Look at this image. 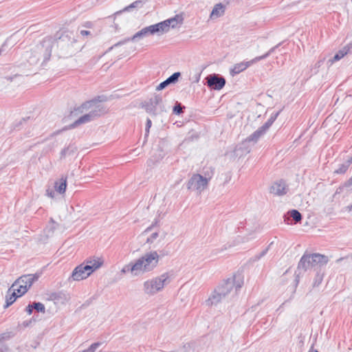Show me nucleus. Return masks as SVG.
Returning a JSON list of instances; mask_svg holds the SVG:
<instances>
[{"label":"nucleus","mask_w":352,"mask_h":352,"mask_svg":"<svg viewBox=\"0 0 352 352\" xmlns=\"http://www.w3.org/2000/svg\"><path fill=\"white\" fill-rule=\"evenodd\" d=\"M183 20L184 19L181 15L177 14L173 18L166 19L154 25L145 27L136 32L131 38H129L114 44L113 46L109 48L107 52H109L113 48L123 45L129 41H135L142 38L147 37L150 35H162L164 33L167 32L170 27L174 28L178 24H182L183 23Z\"/></svg>","instance_id":"nucleus-1"},{"label":"nucleus","mask_w":352,"mask_h":352,"mask_svg":"<svg viewBox=\"0 0 352 352\" xmlns=\"http://www.w3.org/2000/svg\"><path fill=\"white\" fill-rule=\"evenodd\" d=\"M106 100V97L104 96H99L97 98L89 101L83 102L76 110L79 113H83L84 111L90 110L89 113L80 117L72 124V127H76L78 125L89 122L94 120L97 118L105 113V108L98 104V102H104Z\"/></svg>","instance_id":"nucleus-2"},{"label":"nucleus","mask_w":352,"mask_h":352,"mask_svg":"<svg viewBox=\"0 0 352 352\" xmlns=\"http://www.w3.org/2000/svg\"><path fill=\"white\" fill-rule=\"evenodd\" d=\"M52 41L51 39H44L39 44L34 47L28 57V61L30 64H36L39 60H43V62L47 61L52 54Z\"/></svg>","instance_id":"nucleus-3"},{"label":"nucleus","mask_w":352,"mask_h":352,"mask_svg":"<svg viewBox=\"0 0 352 352\" xmlns=\"http://www.w3.org/2000/svg\"><path fill=\"white\" fill-rule=\"evenodd\" d=\"M329 261V258L327 256L315 253L311 254H305L300 258L298 264V271L299 273L296 275V282L298 285L299 282V276L300 274V270L303 272L307 271L308 269L312 268L316 265H326Z\"/></svg>","instance_id":"nucleus-4"},{"label":"nucleus","mask_w":352,"mask_h":352,"mask_svg":"<svg viewBox=\"0 0 352 352\" xmlns=\"http://www.w3.org/2000/svg\"><path fill=\"white\" fill-rule=\"evenodd\" d=\"M160 255L157 251L146 252L138 258L133 265L132 270H139L141 272L152 271L158 264Z\"/></svg>","instance_id":"nucleus-5"},{"label":"nucleus","mask_w":352,"mask_h":352,"mask_svg":"<svg viewBox=\"0 0 352 352\" xmlns=\"http://www.w3.org/2000/svg\"><path fill=\"white\" fill-rule=\"evenodd\" d=\"M171 274L166 272L162 275L148 280L144 283V291L146 294L153 295L161 291L164 287L170 282Z\"/></svg>","instance_id":"nucleus-6"},{"label":"nucleus","mask_w":352,"mask_h":352,"mask_svg":"<svg viewBox=\"0 0 352 352\" xmlns=\"http://www.w3.org/2000/svg\"><path fill=\"white\" fill-rule=\"evenodd\" d=\"M38 276L36 274H25L20 276L16 279L9 289L10 292L12 289L16 291L19 296L25 294L29 288L31 287L33 283L37 280Z\"/></svg>","instance_id":"nucleus-7"},{"label":"nucleus","mask_w":352,"mask_h":352,"mask_svg":"<svg viewBox=\"0 0 352 352\" xmlns=\"http://www.w3.org/2000/svg\"><path fill=\"white\" fill-rule=\"evenodd\" d=\"M76 40L72 32H63L57 41V45L64 51L65 55L72 56L77 49L74 48Z\"/></svg>","instance_id":"nucleus-8"},{"label":"nucleus","mask_w":352,"mask_h":352,"mask_svg":"<svg viewBox=\"0 0 352 352\" xmlns=\"http://www.w3.org/2000/svg\"><path fill=\"white\" fill-rule=\"evenodd\" d=\"M236 276H234L232 278H228V280H224L217 287V291L224 293L226 298L230 296L235 295L243 284V282L240 280H238L237 283H236Z\"/></svg>","instance_id":"nucleus-9"},{"label":"nucleus","mask_w":352,"mask_h":352,"mask_svg":"<svg viewBox=\"0 0 352 352\" xmlns=\"http://www.w3.org/2000/svg\"><path fill=\"white\" fill-rule=\"evenodd\" d=\"M143 107L147 113L157 115L160 112L164 111V107L162 104V96L161 95H155L148 101L143 104Z\"/></svg>","instance_id":"nucleus-10"},{"label":"nucleus","mask_w":352,"mask_h":352,"mask_svg":"<svg viewBox=\"0 0 352 352\" xmlns=\"http://www.w3.org/2000/svg\"><path fill=\"white\" fill-rule=\"evenodd\" d=\"M210 179V175H209V178H207L204 177L201 175L195 174L188 180L187 188L201 192L207 188Z\"/></svg>","instance_id":"nucleus-11"},{"label":"nucleus","mask_w":352,"mask_h":352,"mask_svg":"<svg viewBox=\"0 0 352 352\" xmlns=\"http://www.w3.org/2000/svg\"><path fill=\"white\" fill-rule=\"evenodd\" d=\"M205 79L207 86L211 89L221 90L226 85V79L219 74H210Z\"/></svg>","instance_id":"nucleus-12"},{"label":"nucleus","mask_w":352,"mask_h":352,"mask_svg":"<svg viewBox=\"0 0 352 352\" xmlns=\"http://www.w3.org/2000/svg\"><path fill=\"white\" fill-rule=\"evenodd\" d=\"M90 269V267L85 266V263L80 264L73 270L71 278L77 281L85 279L91 275Z\"/></svg>","instance_id":"nucleus-13"},{"label":"nucleus","mask_w":352,"mask_h":352,"mask_svg":"<svg viewBox=\"0 0 352 352\" xmlns=\"http://www.w3.org/2000/svg\"><path fill=\"white\" fill-rule=\"evenodd\" d=\"M226 298L225 294L218 292L216 287L209 298L206 300V304L209 307L216 305Z\"/></svg>","instance_id":"nucleus-14"},{"label":"nucleus","mask_w":352,"mask_h":352,"mask_svg":"<svg viewBox=\"0 0 352 352\" xmlns=\"http://www.w3.org/2000/svg\"><path fill=\"white\" fill-rule=\"evenodd\" d=\"M287 188L283 180H279L274 183L271 186L270 192L276 195L281 196L287 193Z\"/></svg>","instance_id":"nucleus-15"},{"label":"nucleus","mask_w":352,"mask_h":352,"mask_svg":"<svg viewBox=\"0 0 352 352\" xmlns=\"http://www.w3.org/2000/svg\"><path fill=\"white\" fill-rule=\"evenodd\" d=\"M180 76H181L180 72H175L170 76H169L167 79H166L164 81L160 83V85L156 87V90L157 91L162 90L164 88H166L168 85L176 83L178 81Z\"/></svg>","instance_id":"nucleus-16"},{"label":"nucleus","mask_w":352,"mask_h":352,"mask_svg":"<svg viewBox=\"0 0 352 352\" xmlns=\"http://www.w3.org/2000/svg\"><path fill=\"white\" fill-rule=\"evenodd\" d=\"M257 63V61H253V59H252L250 61L248 62H241L237 64H235L230 69V74L232 76H234L236 74H239L241 72L246 69L248 67H250L251 65Z\"/></svg>","instance_id":"nucleus-17"},{"label":"nucleus","mask_w":352,"mask_h":352,"mask_svg":"<svg viewBox=\"0 0 352 352\" xmlns=\"http://www.w3.org/2000/svg\"><path fill=\"white\" fill-rule=\"evenodd\" d=\"M103 261L99 258H89L86 260V263L85 264V266L90 267V270H89V272H94L98 268H100L102 265Z\"/></svg>","instance_id":"nucleus-18"},{"label":"nucleus","mask_w":352,"mask_h":352,"mask_svg":"<svg viewBox=\"0 0 352 352\" xmlns=\"http://www.w3.org/2000/svg\"><path fill=\"white\" fill-rule=\"evenodd\" d=\"M265 133L266 131L262 126H261L252 134L248 136L243 142V144L251 142L253 143H256L261 137L263 136Z\"/></svg>","instance_id":"nucleus-19"},{"label":"nucleus","mask_w":352,"mask_h":352,"mask_svg":"<svg viewBox=\"0 0 352 352\" xmlns=\"http://www.w3.org/2000/svg\"><path fill=\"white\" fill-rule=\"evenodd\" d=\"M225 12V7L222 3H217L213 8L210 18L211 19H217L222 16Z\"/></svg>","instance_id":"nucleus-20"},{"label":"nucleus","mask_w":352,"mask_h":352,"mask_svg":"<svg viewBox=\"0 0 352 352\" xmlns=\"http://www.w3.org/2000/svg\"><path fill=\"white\" fill-rule=\"evenodd\" d=\"M67 187V177L62 176L61 178L55 182L54 188L60 194L65 193Z\"/></svg>","instance_id":"nucleus-21"},{"label":"nucleus","mask_w":352,"mask_h":352,"mask_svg":"<svg viewBox=\"0 0 352 352\" xmlns=\"http://www.w3.org/2000/svg\"><path fill=\"white\" fill-rule=\"evenodd\" d=\"M12 336L13 335L11 332H6L0 334V352H7L8 351V347L5 344V342L10 340Z\"/></svg>","instance_id":"nucleus-22"},{"label":"nucleus","mask_w":352,"mask_h":352,"mask_svg":"<svg viewBox=\"0 0 352 352\" xmlns=\"http://www.w3.org/2000/svg\"><path fill=\"white\" fill-rule=\"evenodd\" d=\"M289 218H292L295 223H298L302 219V214L299 211L294 209L289 210L287 215L285 216V221L289 223L288 221L289 220Z\"/></svg>","instance_id":"nucleus-23"},{"label":"nucleus","mask_w":352,"mask_h":352,"mask_svg":"<svg viewBox=\"0 0 352 352\" xmlns=\"http://www.w3.org/2000/svg\"><path fill=\"white\" fill-rule=\"evenodd\" d=\"M145 1L144 0H137L134 2H133L131 4H130L129 6L125 7L124 9H122V10H120V11H118L115 13V14H121L122 12H130L131 11L133 8H142L144 3Z\"/></svg>","instance_id":"nucleus-24"},{"label":"nucleus","mask_w":352,"mask_h":352,"mask_svg":"<svg viewBox=\"0 0 352 352\" xmlns=\"http://www.w3.org/2000/svg\"><path fill=\"white\" fill-rule=\"evenodd\" d=\"M77 151V148L74 145H69L63 149L60 153V159L65 158L67 155H73Z\"/></svg>","instance_id":"nucleus-25"},{"label":"nucleus","mask_w":352,"mask_h":352,"mask_svg":"<svg viewBox=\"0 0 352 352\" xmlns=\"http://www.w3.org/2000/svg\"><path fill=\"white\" fill-rule=\"evenodd\" d=\"M19 294L16 295V291H13V292L10 295H6V305L4 306L5 308H8L10 306L17 298L19 297Z\"/></svg>","instance_id":"nucleus-26"},{"label":"nucleus","mask_w":352,"mask_h":352,"mask_svg":"<svg viewBox=\"0 0 352 352\" xmlns=\"http://www.w3.org/2000/svg\"><path fill=\"white\" fill-rule=\"evenodd\" d=\"M280 45H281V43H279L276 45H275L273 47H272L271 49H270V50L267 53H265V54H263L262 56H256L254 58H253V61H257L258 62L259 60H263V59L267 58L270 54L274 53L276 51V50L279 46H280Z\"/></svg>","instance_id":"nucleus-27"},{"label":"nucleus","mask_w":352,"mask_h":352,"mask_svg":"<svg viewBox=\"0 0 352 352\" xmlns=\"http://www.w3.org/2000/svg\"><path fill=\"white\" fill-rule=\"evenodd\" d=\"M279 113H280V111L275 113L272 114V116L268 119V120L264 124H263L261 126L267 131L269 129V128L272 126V124L274 123V122L276 120V119L278 116Z\"/></svg>","instance_id":"nucleus-28"},{"label":"nucleus","mask_w":352,"mask_h":352,"mask_svg":"<svg viewBox=\"0 0 352 352\" xmlns=\"http://www.w3.org/2000/svg\"><path fill=\"white\" fill-rule=\"evenodd\" d=\"M350 166V162H345L344 164L340 165L339 168L336 169L334 173L336 174H343L346 173Z\"/></svg>","instance_id":"nucleus-29"},{"label":"nucleus","mask_w":352,"mask_h":352,"mask_svg":"<svg viewBox=\"0 0 352 352\" xmlns=\"http://www.w3.org/2000/svg\"><path fill=\"white\" fill-rule=\"evenodd\" d=\"M34 309H35L37 312H41L44 314L45 312V307L44 305L40 302H34L32 304Z\"/></svg>","instance_id":"nucleus-30"},{"label":"nucleus","mask_w":352,"mask_h":352,"mask_svg":"<svg viewBox=\"0 0 352 352\" xmlns=\"http://www.w3.org/2000/svg\"><path fill=\"white\" fill-rule=\"evenodd\" d=\"M185 109L184 106H182L181 103L177 102L173 107V113L179 115L183 113V110Z\"/></svg>","instance_id":"nucleus-31"},{"label":"nucleus","mask_w":352,"mask_h":352,"mask_svg":"<svg viewBox=\"0 0 352 352\" xmlns=\"http://www.w3.org/2000/svg\"><path fill=\"white\" fill-rule=\"evenodd\" d=\"M133 264H129L127 265H125L122 270V273H126L127 272H131V273H133L134 275H138L140 274V272L139 270H132L131 268L133 267Z\"/></svg>","instance_id":"nucleus-32"},{"label":"nucleus","mask_w":352,"mask_h":352,"mask_svg":"<svg viewBox=\"0 0 352 352\" xmlns=\"http://www.w3.org/2000/svg\"><path fill=\"white\" fill-rule=\"evenodd\" d=\"M347 54V51L346 50H340L338 53H336L335 54V56H333V60L332 61L334 62V61H338L339 60H340L342 58H343L346 54Z\"/></svg>","instance_id":"nucleus-33"},{"label":"nucleus","mask_w":352,"mask_h":352,"mask_svg":"<svg viewBox=\"0 0 352 352\" xmlns=\"http://www.w3.org/2000/svg\"><path fill=\"white\" fill-rule=\"evenodd\" d=\"M322 281V276L321 274H320L319 273H318L316 275V277L314 278V283H313V286L314 287H318V285H320Z\"/></svg>","instance_id":"nucleus-34"},{"label":"nucleus","mask_w":352,"mask_h":352,"mask_svg":"<svg viewBox=\"0 0 352 352\" xmlns=\"http://www.w3.org/2000/svg\"><path fill=\"white\" fill-rule=\"evenodd\" d=\"M100 344V342L93 343L87 349L84 350L82 352H95Z\"/></svg>","instance_id":"nucleus-35"},{"label":"nucleus","mask_w":352,"mask_h":352,"mask_svg":"<svg viewBox=\"0 0 352 352\" xmlns=\"http://www.w3.org/2000/svg\"><path fill=\"white\" fill-rule=\"evenodd\" d=\"M272 244V243H270V245L267 248H265L264 250H263L260 254H258L256 255V256H254V261H258V260H259L261 258H262L263 256H264L267 254V251H268V250H269V248H270V246Z\"/></svg>","instance_id":"nucleus-36"},{"label":"nucleus","mask_w":352,"mask_h":352,"mask_svg":"<svg viewBox=\"0 0 352 352\" xmlns=\"http://www.w3.org/2000/svg\"><path fill=\"white\" fill-rule=\"evenodd\" d=\"M159 234L157 232H153L146 240L148 243H153L154 241L158 237Z\"/></svg>","instance_id":"nucleus-37"},{"label":"nucleus","mask_w":352,"mask_h":352,"mask_svg":"<svg viewBox=\"0 0 352 352\" xmlns=\"http://www.w3.org/2000/svg\"><path fill=\"white\" fill-rule=\"evenodd\" d=\"M151 124H152L151 120L149 118H148L146 120V123L145 136H147L148 135L149 129L151 127Z\"/></svg>","instance_id":"nucleus-38"},{"label":"nucleus","mask_w":352,"mask_h":352,"mask_svg":"<svg viewBox=\"0 0 352 352\" xmlns=\"http://www.w3.org/2000/svg\"><path fill=\"white\" fill-rule=\"evenodd\" d=\"M159 222H160V221L158 219H155L154 222L145 230L144 232H150L153 229V227L158 226Z\"/></svg>","instance_id":"nucleus-39"},{"label":"nucleus","mask_w":352,"mask_h":352,"mask_svg":"<svg viewBox=\"0 0 352 352\" xmlns=\"http://www.w3.org/2000/svg\"><path fill=\"white\" fill-rule=\"evenodd\" d=\"M33 309H34L33 305H30V304L25 308V311H27V313L29 315L32 314Z\"/></svg>","instance_id":"nucleus-40"},{"label":"nucleus","mask_w":352,"mask_h":352,"mask_svg":"<svg viewBox=\"0 0 352 352\" xmlns=\"http://www.w3.org/2000/svg\"><path fill=\"white\" fill-rule=\"evenodd\" d=\"M344 186L346 187L352 188V177L347 182H346Z\"/></svg>","instance_id":"nucleus-41"},{"label":"nucleus","mask_w":352,"mask_h":352,"mask_svg":"<svg viewBox=\"0 0 352 352\" xmlns=\"http://www.w3.org/2000/svg\"><path fill=\"white\" fill-rule=\"evenodd\" d=\"M204 175H205V177H207V178H209V175H210V178L212 177V175H213V170L211 169L210 173L207 170V171H205L204 172Z\"/></svg>","instance_id":"nucleus-42"},{"label":"nucleus","mask_w":352,"mask_h":352,"mask_svg":"<svg viewBox=\"0 0 352 352\" xmlns=\"http://www.w3.org/2000/svg\"><path fill=\"white\" fill-rule=\"evenodd\" d=\"M80 33L83 36L91 35V32L88 30H81Z\"/></svg>","instance_id":"nucleus-43"},{"label":"nucleus","mask_w":352,"mask_h":352,"mask_svg":"<svg viewBox=\"0 0 352 352\" xmlns=\"http://www.w3.org/2000/svg\"><path fill=\"white\" fill-rule=\"evenodd\" d=\"M46 195L50 197H52V198L54 197V192L49 189L46 190Z\"/></svg>","instance_id":"nucleus-44"},{"label":"nucleus","mask_w":352,"mask_h":352,"mask_svg":"<svg viewBox=\"0 0 352 352\" xmlns=\"http://www.w3.org/2000/svg\"><path fill=\"white\" fill-rule=\"evenodd\" d=\"M168 252H166L164 250H161V251H160L159 255L160 257V256H164L168 255Z\"/></svg>","instance_id":"nucleus-45"},{"label":"nucleus","mask_w":352,"mask_h":352,"mask_svg":"<svg viewBox=\"0 0 352 352\" xmlns=\"http://www.w3.org/2000/svg\"><path fill=\"white\" fill-rule=\"evenodd\" d=\"M230 179H231V176H230V175H228L226 176V180H225V182H224V184H226V183L228 182Z\"/></svg>","instance_id":"nucleus-46"},{"label":"nucleus","mask_w":352,"mask_h":352,"mask_svg":"<svg viewBox=\"0 0 352 352\" xmlns=\"http://www.w3.org/2000/svg\"><path fill=\"white\" fill-rule=\"evenodd\" d=\"M30 323H31V320H30V321H25V322H23V325H24V327H28Z\"/></svg>","instance_id":"nucleus-47"},{"label":"nucleus","mask_w":352,"mask_h":352,"mask_svg":"<svg viewBox=\"0 0 352 352\" xmlns=\"http://www.w3.org/2000/svg\"><path fill=\"white\" fill-rule=\"evenodd\" d=\"M309 352H318L317 350L314 349L313 346L311 347Z\"/></svg>","instance_id":"nucleus-48"},{"label":"nucleus","mask_w":352,"mask_h":352,"mask_svg":"<svg viewBox=\"0 0 352 352\" xmlns=\"http://www.w3.org/2000/svg\"><path fill=\"white\" fill-rule=\"evenodd\" d=\"M85 27H86V28H90V27H91V23H90V22H87V23H86V24L85 25Z\"/></svg>","instance_id":"nucleus-49"},{"label":"nucleus","mask_w":352,"mask_h":352,"mask_svg":"<svg viewBox=\"0 0 352 352\" xmlns=\"http://www.w3.org/2000/svg\"><path fill=\"white\" fill-rule=\"evenodd\" d=\"M320 63H321V61H318L316 63V67H319L320 66Z\"/></svg>","instance_id":"nucleus-50"},{"label":"nucleus","mask_w":352,"mask_h":352,"mask_svg":"<svg viewBox=\"0 0 352 352\" xmlns=\"http://www.w3.org/2000/svg\"><path fill=\"white\" fill-rule=\"evenodd\" d=\"M346 162H350V164H351L352 162V157L349 160H348Z\"/></svg>","instance_id":"nucleus-51"},{"label":"nucleus","mask_w":352,"mask_h":352,"mask_svg":"<svg viewBox=\"0 0 352 352\" xmlns=\"http://www.w3.org/2000/svg\"><path fill=\"white\" fill-rule=\"evenodd\" d=\"M349 210H352V204L348 207Z\"/></svg>","instance_id":"nucleus-52"}]
</instances>
